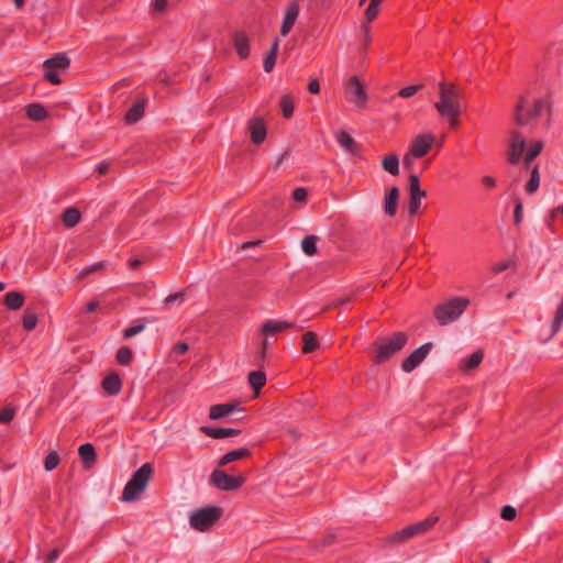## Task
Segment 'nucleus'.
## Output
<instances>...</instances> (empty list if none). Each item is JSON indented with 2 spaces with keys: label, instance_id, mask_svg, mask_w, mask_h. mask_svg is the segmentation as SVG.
I'll list each match as a JSON object with an SVG mask.
<instances>
[{
  "label": "nucleus",
  "instance_id": "obj_1",
  "mask_svg": "<svg viewBox=\"0 0 563 563\" xmlns=\"http://www.w3.org/2000/svg\"><path fill=\"white\" fill-rule=\"evenodd\" d=\"M526 98L520 96L514 111V121L517 125H527L532 121L537 120L543 111L548 112L549 118L552 112L551 96L548 95L544 98L537 99L533 103L532 109L525 112Z\"/></svg>",
  "mask_w": 563,
  "mask_h": 563
},
{
  "label": "nucleus",
  "instance_id": "obj_2",
  "mask_svg": "<svg viewBox=\"0 0 563 563\" xmlns=\"http://www.w3.org/2000/svg\"><path fill=\"white\" fill-rule=\"evenodd\" d=\"M462 91L452 82L441 81L439 84V101L435 102L440 117L445 114H455L456 110H461L460 100Z\"/></svg>",
  "mask_w": 563,
  "mask_h": 563
},
{
  "label": "nucleus",
  "instance_id": "obj_3",
  "mask_svg": "<svg viewBox=\"0 0 563 563\" xmlns=\"http://www.w3.org/2000/svg\"><path fill=\"white\" fill-rule=\"evenodd\" d=\"M409 336L404 331L394 332L389 338H379L376 343V354L373 358L375 364H383L395 353L401 351L407 344Z\"/></svg>",
  "mask_w": 563,
  "mask_h": 563
},
{
  "label": "nucleus",
  "instance_id": "obj_4",
  "mask_svg": "<svg viewBox=\"0 0 563 563\" xmlns=\"http://www.w3.org/2000/svg\"><path fill=\"white\" fill-rule=\"evenodd\" d=\"M153 474L151 463H144L136 470L131 479L125 484L121 499L125 503L135 500L146 488V485Z\"/></svg>",
  "mask_w": 563,
  "mask_h": 563
},
{
  "label": "nucleus",
  "instance_id": "obj_5",
  "mask_svg": "<svg viewBox=\"0 0 563 563\" xmlns=\"http://www.w3.org/2000/svg\"><path fill=\"white\" fill-rule=\"evenodd\" d=\"M470 300L464 297H454L434 307L433 314L440 325L455 321L468 307Z\"/></svg>",
  "mask_w": 563,
  "mask_h": 563
},
{
  "label": "nucleus",
  "instance_id": "obj_6",
  "mask_svg": "<svg viewBox=\"0 0 563 563\" xmlns=\"http://www.w3.org/2000/svg\"><path fill=\"white\" fill-rule=\"evenodd\" d=\"M438 517H428L419 522L406 526L399 531H396L386 538L388 544L404 543L416 536L423 534L430 531L438 522Z\"/></svg>",
  "mask_w": 563,
  "mask_h": 563
},
{
  "label": "nucleus",
  "instance_id": "obj_7",
  "mask_svg": "<svg viewBox=\"0 0 563 563\" xmlns=\"http://www.w3.org/2000/svg\"><path fill=\"white\" fill-rule=\"evenodd\" d=\"M222 515L223 509L221 507L207 506L194 511L189 517V523L192 529L206 532L220 520Z\"/></svg>",
  "mask_w": 563,
  "mask_h": 563
},
{
  "label": "nucleus",
  "instance_id": "obj_8",
  "mask_svg": "<svg viewBox=\"0 0 563 563\" xmlns=\"http://www.w3.org/2000/svg\"><path fill=\"white\" fill-rule=\"evenodd\" d=\"M246 479V475L234 476L217 468L210 474L209 483L219 490L233 492L240 489Z\"/></svg>",
  "mask_w": 563,
  "mask_h": 563
},
{
  "label": "nucleus",
  "instance_id": "obj_9",
  "mask_svg": "<svg viewBox=\"0 0 563 563\" xmlns=\"http://www.w3.org/2000/svg\"><path fill=\"white\" fill-rule=\"evenodd\" d=\"M527 146L526 137L518 130H511L507 141V162L517 165L525 153Z\"/></svg>",
  "mask_w": 563,
  "mask_h": 563
},
{
  "label": "nucleus",
  "instance_id": "obj_10",
  "mask_svg": "<svg viewBox=\"0 0 563 563\" xmlns=\"http://www.w3.org/2000/svg\"><path fill=\"white\" fill-rule=\"evenodd\" d=\"M427 197V191L420 188V178L416 174L409 176V202L408 212L410 216L418 213L422 198Z\"/></svg>",
  "mask_w": 563,
  "mask_h": 563
},
{
  "label": "nucleus",
  "instance_id": "obj_11",
  "mask_svg": "<svg viewBox=\"0 0 563 563\" xmlns=\"http://www.w3.org/2000/svg\"><path fill=\"white\" fill-rule=\"evenodd\" d=\"M432 347L433 343L427 342L416 349L408 357L402 361L401 369L406 373H411L427 358Z\"/></svg>",
  "mask_w": 563,
  "mask_h": 563
},
{
  "label": "nucleus",
  "instance_id": "obj_12",
  "mask_svg": "<svg viewBox=\"0 0 563 563\" xmlns=\"http://www.w3.org/2000/svg\"><path fill=\"white\" fill-rule=\"evenodd\" d=\"M299 11L300 7L297 0H291L287 3L285 16L280 25L282 36H287L290 33L298 19Z\"/></svg>",
  "mask_w": 563,
  "mask_h": 563
},
{
  "label": "nucleus",
  "instance_id": "obj_13",
  "mask_svg": "<svg viewBox=\"0 0 563 563\" xmlns=\"http://www.w3.org/2000/svg\"><path fill=\"white\" fill-rule=\"evenodd\" d=\"M434 142V136L432 134H421L418 135L410 145V154L412 157L420 158L426 156Z\"/></svg>",
  "mask_w": 563,
  "mask_h": 563
},
{
  "label": "nucleus",
  "instance_id": "obj_14",
  "mask_svg": "<svg viewBox=\"0 0 563 563\" xmlns=\"http://www.w3.org/2000/svg\"><path fill=\"white\" fill-rule=\"evenodd\" d=\"M247 128L251 134L252 143L262 144L265 141L267 135V129L263 118H252L249 121Z\"/></svg>",
  "mask_w": 563,
  "mask_h": 563
},
{
  "label": "nucleus",
  "instance_id": "obj_15",
  "mask_svg": "<svg viewBox=\"0 0 563 563\" xmlns=\"http://www.w3.org/2000/svg\"><path fill=\"white\" fill-rule=\"evenodd\" d=\"M400 191L397 186H393L386 190L384 196V212L388 217H395L398 210Z\"/></svg>",
  "mask_w": 563,
  "mask_h": 563
},
{
  "label": "nucleus",
  "instance_id": "obj_16",
  "mask_svg": "<svg viewBox=\"0 0 563 563\" xmlns=\"http://www.w3.org/2000/svg\"><path fill=\"white\" fill-rule=\"evenodd\" d=\"M349 88L351 93L354 96L353 102L360 107L364 108L367 103V93L363 84L358 80L356 76H353L349 80Z\"/></svg>",
  "mask_w": 563,
  "mask_h": 563
},
{
  "label": "nucleus",
  "instance_id": "obj_17",
  "mask_svg": "<svg viewBox=\"0 0 563 563\" xmlns=\"http://www.w3.org/2000/svg\"><path fill=\"white\" fill-rule=\"evenodd\" d=\"M336 141L346 153L354 156L361 155L362 145L358 144L346 131H340L336 134Z\"/></svg>",
  "mask_w": 563,
  "mask_h": 563
},
{
  "label": "nucleus",
  "instance_id": "obj_18",
  "mask_svg": "<svg viewBox=\"0 0 563 563\" xmlns=\"http://www.w3.org/2000/svg\"><path fill=\"white\" fill-rule=\"evenodd\" d=\"M101 388L109 396H117L122 389V380L118 373L108 374L101 382Z\"/></svg>",
  "mask_w": 563,
  "mask_h": 563
},
{
  "label": "nucleus",
  "instance_id": "obj_19",
  "mask_svg": "<svg viewBox=\"0 0 563 563\" xmlns=\"http://www.w3.org/2000/svg\"><path fill=\"white\" fill-rule=\"evenodd\" d=\"M146 98L137 99L124 115V122L129 125L140 121L145 113Z\"/></svg>",
  "mask_w": 563,
  "mask_h": 563
},
{
  "label": "nucleus",
  "instance_id": "obj_20",
  "mask_svg": "<svg viewBox=\"0 0 563 563\" xmlns=\"http://www.w3.org/2000/svg\"><path fill=\"white\" fill-rule=\"evenodd\" d=\"M252 456V451L249 448H239L232 451L227 452L218 461V466L222 467L232 462L246 460Z\"/></svg>",
  "mask_w": 563,
  "mask_h": 563
},
{
  "label": "nucleus",
  "instance_id": "obj_21",
  "mask_svg": "<svg viewBox=\"0 0 563 563\" xmlns=\"http://www.w3.org/2000/svg\"><path fill=\"white\" fill-rule=\"evenodd\" d=\"M200 431L212 439H223L229 437H236L241 433L240 429L234 428H216L209 426H201Z\"/></svg>",
  "mask_w": 563,
  "mask_h": 563
},
{
  "label": "nucleus",
  "instance_id": "obj_22",
  "mask_svg": "<svg viewBox=\"0 0 563 563\" xmlns=\"http://www.w3.org/2000/svg\"><path fill=\"white\" fill-rule=\"evenodd\" d=\"M240 402L236 400L232 402L213 405L209 409V418L212 420L224 418L232 413L238 408Z\"/></svg>",
  "mask_w": 563,
  "mask_h": 563
},
{
  "label": "nucleus",
  "instance_id": "obj_23",
  "mask_svg": "<svg viewBox=\"0 0 563 563\" xmlns=\"http://www.w3.org/2000/svg\"><path fill=\"white\" fill-rule=\"evenodd\" d=\"M78 454L85 470H90L97 462L96 449L91 443L81 444L78 449Z\"/></svg>",
  "mask_w": 563,
  "mask_h": 563
},
{
  "label": "nucleus",
  "instance_id": "obj_24",
  "mask_svg": "<svg viewBox=\"0 0 563 563\" xmlns=\"http://www.w3.org/2000/svg\"><path fill=\"white\" fill-rule=\"evenodd\" d=\"M233 45L241 59H246L250 56V41L244 32H236L233 34Z\"/></svg>",
  "mask_w": 563,
  "mask_h": 563
},
{
  "label": "nucleus",
  "instance_id": "obj_25",
  "mask_svg": "<svg viewBox=\"0 0 563 563\" xmlns=\"http://www.w3.org/2000/svg\"><path fill=\"white\" fill-rule=\"evenodd\" d=\"M70 65L69 58L64 53L56 54L55 56L46 59L43 64L45 69L51 70H66Z\"/></svg>",
  "mask_w": 563,
  "mask_h": 563
},
{
  "label": "nucleus",
  "instance_id": "obj_26",
  "mask_svg": "<svg viewBox=\"0 0 563 563\" xmlns=\"http://www.w3.org/2000/svg\"><path fill=\"white\" fill-rule=\"evenodd\" d=\"M25 296L21 291H9L4 295L3 305L10 310H19L23 307Z\"/></svg>",
  "mask_w": 563,
  "mask_h": 563
},
{
  "label": "nucleus",
  "instance_id": "obj_27",
  "mask_svg": "<svg viewBox=\"0 0 563 563\" xmlns=\"http://www.w3.org/2000/svg\"><path fill=\"white\" fill-rule=\"evenodd\" d=\"M291 327L292 324L286 321L267 320L263 323L261 331L264 335H273Z\"/></svg>",
  "mask_w": 563,
  "mask_h": 563
},
{
  "label": "nucleus",
  "instance_id": "obj_28",
  "mask_svg": "<svg viewBox=\"0 0 563 563\" xmlns=\"http://www.w3.org/2000/svg\"><path fill=\"white\" fill-rule=\"evenodd\" d=\"M320 346L319 339L317 334L312 331H307L302 334V346L301 351L305 354L312 353L317 351Z\"/></svg>",
  "mask_w": 563,
  "mask_h": 563
},
{
  "label": "nucleus",
  "instance_id": "obj_29",
  "mask_svg": "<svg viewBox=\"0 0 563 563\" xmlns=\"http://www.w3.org/2000/svg\"><path fill=\"white\" fill-rule=\"evenodd\" d=\"M483 358H484V353L482 350H477L475 351L473 354H471L468 357L464 358L462 362H461V369L463 372H470V371H473L475 368H477L481 363L483 362Z\"/></svg>",
  "mask_w": 563,
  "mask_h": 563
},
{
  "label": "nucleus",
  "instance_id": "obj_30",
  "mask_svg": "<svg viewBox=\"0 0 563 563\" xmlns=\"http://www.w3.org/2000/svg\"><path fill=\"white\" fill-rule=\"evenodd\" d=\"M382 167L393 176L399 175V157L396 153H389L382 159Z\"/></svg>",
  "mask_w": 563,
  "mask_h": 563
},
{
  "label": "nucleus",
  "instance_id": "obj_31",
  "mask_svg": "<svg viewBox=\"0 0 563 563\" xmlns=\"http://www.w3.org/2000/svg\"><path fill=\"white\" fill-rule=\"evenodd\" d=\"M247 380L255 394L258 395L260 390L266 384V374L262 369L250 372Z\"/></svg>",
  "mask_w": 563,
  "mask_h": 563
},
{
  "label": "nucleus",
  "instance_id": "obj_32",
  "mask_svg": "<svg viewBox=\"0 0 563 563\" xmlns=\"http://www.w3.org/2000/svg\"><path fill=\"white\" fill-rule=\"evenodd\" d=\"M81 220L80 211L75 207L67 208L62 214V222L66 228L76 227Z\"/></svg>",
  "mask_w": 563,
  "mask_h": 563
},
{
  "label": "nucleus",
  "instance_id": "obj_33",
  "mask_svg": "<svg viewBox=\"0 0 563 563\" xmlns=\"http://www.w3.org/2000/svg\"><path fill=\"white\" fill-rule=\"evenodd\" d=\"M279 41L276 37L271 46V49L267 53V56L264 59L263 68L266 73H271L276 64L277 54H278Z\"/></svg>",
  "mask_w": 563,
  "mask_h": 563
},
{
  "label": "nucleus",
  "instance_id": "obj_34",
  "mask_svg": "<svg viewBox=\"0 0 563 563\" xmlns=\"http://www.w3.org/2000/svg\"><path fill=\"white\" fill-rule=\"evenodd\" d=\"M26 115L33 121H42L47 118L48 113L41 103H31L26 107Z\"/></svg>",
  "mask_w": 563,
  "mask_h": 563
},
{
  "label": "nucleus",
  "instance_id": "obj_35",
  "mask_svg": "<svg viewBox=\"0 0 563 563\" xmlns=\"http://www.w3.org/2000/svg\"><path fill=\"white\" fill-rule=\"evenodd\" d=\"M155 321H156L155 318H142V319H140L133 325L128 327L126 329H124V331L122 333L123 339H130V338L139 334L140 332H142L145 329V323L146 322H155Z\"/></svg>",
  "mask_w": 563,
  "mask_h": 563
},
{
  "label": "nucleus",
  "instance_id": "obj_36",
  "mask_svg": "<svg viewBox=\"0 0 563 563\" xmlns=\"http://www.w3.org/2000/svg\"><path fill=\"white\" fill-rule=\"evenodd\" d=\"M540 185L539 165H534L530 173V179L525 185V190L528 195L534 194Z\"/></svg>",
  "mask_w": 563,
  "mask_h": 563
},
{
  "label": "nucleus",
  "instance_id": "obj_37",
  "mask_svg": "<svg viewBox=\"0 0 563 563\" xmlns=\"http://www.w3.org/2000/svg\"><path fill=\"white\" fill-rule=\"evenodd\" d=\"M279 108L285 119H289L294 114V98L290 95L282 96L279 100Z\"/></svg>",
  "mask_w": 563,
  "mask_h": 563
},
{
  "label": "nucleus",
  "instance_id": "obj_38",
  "mask_svg": "<svg viewBox=\"0 0 563 563\" xmlns=\"http://www.w3.org/2000/svg\"><path fill=\"white\" fill-rule=\"evenodd\" d=\"M317 241H318V238L316 235L306 236L301 241L302 251L309 256L316 255L318 253Z\"/></svg>",
  "mask_w": 563,
  "mask_h": 563
},
{
  "label": "nucleus",
  "instance_id": "obj_39",
  "mask_svg": "<svg viewBox=\"0 0 563 563\" xmlns=\"http://www.w3.org/2000/svg\"><path fill=\"white\" fill-rule=\"evenodd\" d=\"M117 362L120 365H129L133 361V352L129 346H121L115 354Z\"/></svg>",
  "mask_w": 563,
  "mask_h": 563
},
{
  "label": "nucleus",
  "instance_id": "obj_40",
  "mask_svg": "<svg viewBox=\"0 0 563 563\" xmlns=\"http://www.w3.org/2000/svg\"><path fill=\"white\" fill-rule=\"evenodd\" d=\"M423 88L424 86L422 84L404 87L398 91L396 96H393L391 99H395L396 97H400L404 99L411 98Z\"/></svg>",
  "mask_w": 563,
  "mask_h": 563
},
{
  "label": "nucleus",
  "instance_id": "obj_41",
  "mask_svg": "<svg viewBox=\"0 0 563 563\" xmlns=\"http://www.w3.org/2000/svg\"><path fill=\"white\" fill-rule=\"evenodd\" d=\"M543 146H544V144H543V142L541 140H538V141H534V142L530 143V145H529V147H528V150L526 152L527 161L528 162H533L534 158L537 156H539L540 153L542 152Z\"/></svg>",
  "mask_w": 563,
  "mask_h": 563
},
{
  "label": "nucleus",
  "instance_id": "obj_42",
  "mask_svg": "<svg viewBox=\"0 0 563 563\" xmlns=\"http://www.w3.org/2000/svg\"><path fill=\"white\" fill-rule=\"evenodd\" d=\"M60 462V457L56 451H51L44 460V468L46 472H52L57 467Z\"/></svg>",
  "mask_w": 563,
  "mask_h": 563
},
{
  "label": "nucleus",
  "instance_id": "obj_43",
  "mask_svg": "<svg viewBox=\"0 0 563 563\" xmlns=\"http://www.w3.org/2000/svg\"><path fill=\"white\" fill-rule=\"evenodd\" d=\"M38 318L35 313L25 312L22 318V325L26 331H32L36 328Z\"/></svg>",
  "mask_w": 563,
  "mask_h": 563
},
{
  "label": "nucleus",
  "instance_id": "obj_44",
  "mask_svg": "<svg viewBox=\"0 0 563 563\" xmlns=\"http://www.w3.org/2000/svg\"><path fill=\"white\" fill-rule=\"evenodd\" d=\"M379 13V4H375L369 2L368 7L365 10V20L367 23L373 22Z\"/></svg>",
  "mask_w": 563,
  "mask_h": 563
},
{
  "label": "nucleus",
  "instance_id": "obj_45",
  "mask_svg": "<svg viewBox=\"0 0 563 563\" xmlns=\"http://www.w3.org/2000/svg\"><path fill=\"white\" fill-rule=\"evenodd\" d=\"M15 415L14 408L11 407H3L0 409V422L1 423H9L13 420Z\"/></svg>",
  "mask_w": 563,
  "mask_h": 563
},
{
  "label": "nucleus",
  "instance_id": "obj_46",
  "mask_svg": "<svg viewBox=\"0 0 563 563\" xmlns=\"http://www.w3.org/2000/svg\"><path fill=\"white\" fill-rule=\"evenodd\" d=\"M522 210H523L522 201L520 199H517L515 209H514V223L517 227H519L522 222V217H523Z\"/></svg>",
  "mask_w": 563,
  "mask_h": 563
},
{
  "label": "nucleus",
  "instance_id": "obj_47",
  "mask_svg": "<svg viewBox=\"0 0 563 563\" xmlns=\"http://www.w3.org/2000/svg\"><path fill=\"white\" fill-rule=\"evenodd\" d=\"M517 510L512 506L506 505L501 508L500 517L506 521H511L516 518Z\"/></svg>",
  "mask_w": 563,
  "mask_h": 563
},
{
  "label": "nucleus",
  "instance_id": "obj_48",
  "mask_svg": "<svg viewBox=\"0 0 563 563\" xmlns=\"http://www.w3.org/2000/svg\"><path fill=\"white\" fill-rule=\"evenodd\" d=\"M103 264L104 262H97L88 267H85L80 273H79V278H85L86 276H88L89 274L98 271V269H101L103 267Z\"/></svg>",
  "mask_w": 563,
  "mask_h": 563
},
{
  "label": "nucleus",
  "instance_id": "obj_49",
  "mask_svg": "<svg viewBox=\"0 0 563 563\" xmlns=\"http://www.w3.org/2000/svg\"><path fill=\"white\" fill-rule=\"evenodd\" d=\"M44 78L53 85H59L62 82L58 73L55 70L45 69Z\"/></svg>",
  "mask_w": 563,
  "mask_h": 563
},
{
  "label": "nucleus",
  "instance_id": "obj_50",
  "mask_svg": "<svg viewBox=\"0 0 563 563\" xmlns=\"http://www.w3.org/2000/svg\"><path fill=\"white\" fill-rule=\"evenodd\" d=\"M184 299H185V292H184V291H177V292H175V294H170V295H168V296L165 298L164 302H165V305H166L167 307H169L174 301H179V302H181V301H184Z\"/></svg>",
  "mask_w": 563,
  "mask_h": 563
},
{
  "label": "nucleus",
  "instance_id": "obj_51",
  "mask_svg": "<svg viewBox=\"0 0 563 563\" xmlns=\"http://www.w3.org/2000/svg\"><path fill=\"white\" fill-rule=\"evenodd\" d=\"M308 192L306 188L299 187L292 191V198L295 201L302 202L307 200Z\"/></svg>",
  "mask_w": 563,
  "mask_h": 563
},
{
  "label": "nucleus",
  "instance_id": "obj_52",
  "mask_svg": "<svg viewBox=\"0 0 563 563\" xmlns=\"http://www.w3.org/2000/svg\"><path fill=\"white\" fill-rule=\"evenodd\" d=\"M511 265V262L510 261H503V262H499V263H496L492 266V272L494 274H499L506 269H508Z\"/></svg>",
  "mask_w": 563,
  "mask_h": 563
},
{
  "label": "nucleus",
  "instance_id": "obj_53",
  "mask_svg": "<svg viewBox=\"0 0 563 563\" xmlns=\"http://www.w3.org/2000/svg\"><path fill=\"white\" fill-rule=\"evenodd\" d=\"M100 303L98 300L88 301L80 313H92L99 308Z\"/></svg>",
  "mask_w": 563,
  "mask_h": 563
},
{
  "label": "nucleus",
  "instance_id": "obj_54",
  "mask_svg": "<svg viewBox=\"0 0 563 563\" xmlns=\"http://www.w3.org/2000/svg\"><path fill=\"white\" fill-rule=\"evenodd\" d=\"M460 113H461V110H456V113L454 115L453 114H445V115H442V118L448 119L450 126L452 129H455L460 124V121H459Z\"/></svg>",
  "mask_w": 563,
  "mask_h": 563
},
{
  "label": "nucleus",
  "instance_id": "obj_55",
  "mask_svg": "<svg viewBox=\"0 0 563 563\" xmlns=\"http://www.w3.org/2000/svg\"><path fill=\"white\" fill-rule=\"evenodd\" d=\"M350 301H351V297L336 298L328 307H325L323 309V311H327V310L332 309V308L340 307V306L345 305V303H347Z\"/></svg>",
  "mask_w": 563,
  "mask_h": 563
},
{
  "label": "nucleus",
  "instance_id": "obj_56",
  "mask_svg": "<svg viewBox=\"0 0 563 563\" xmlns=\"http://www.w3.org/2000/svg\"><path fill=\"white\" fill-rule=\"evenodd\" d=\"M59 554H60V550L59 549H53L46 555V558L44 560V563H54L58 559Z\"/></svg>",
  "mask_w": 563,
  "mask_h": 563
},
{
  "label": "nucleus",
  "instance_id": "obj_57",
  "mask_svg": "<svg viewBox=\"0 0 563 563\" xmlns=\"http://www.w3.org/2000/svg\"><path fill=\"white\" fill-rule=\"evenodd\" d=\"M265 357H266V353L263 352V351H258L254 357V364L260 367V368H263L264 367V363H265Z\"/></svg>",
  "mask_w": 563,
  "mask_h": 563
},
{
  "label": "nucleus",
  "instance_id": "obj_58",
  "mask_svg": "<svg viewBox=\"0 0 563 563\" xmlns=\"http://www.w3.org/2000/svg\"><path fill=\"white\" fill-rule=\"evenodd\" d=\"M174 352L176 354H185L188 350H189V345L186 343V342H177L175 345H174Z\"/></svg>",
  "mask_w": 563,
  "mask_h": 563
},
{
  "label": "nucleus",
  "instance_id": "obj_59",
  "mask_svg": "<svg viewBox=\"0 0 563 563\" xmlns=\"http://www.w3.org/2000/svg\"><path fill=\"white\" fill-rule=\"evenodd\" d=\"M368 24H369V23H367V22H366V23H363V24H362V27H361V29H362V32H363V34H364V42H365V44H366V45H367V44H369V43H371V41H372V36H371V29H369Z\"/></svg>",
  "mask_w": 563,
  "mask_h": 563
},
{
  "label": "nucleus",
  "instance_id": "obj_60",
  "mask_svg": "<svg viewBox=\"0 0 563 563\" xmlns=\"http://www.w3.org/2000/svg\"><path fill=\"white\" fill-rule=\"evenodd\" d=\"M308 90L309 92L316 95V93H319L320 92V84H319V80L318 79H312L309 84H308Z\"/></svg>",
  "mask_w": 563,
  "mask_h": 563
},
{
  "label": "nucleus",
  "instance_id": "obj_61",
  "mask_svg": "<svg viewBox=\"0 0 563 563\" xmlns=\"http://www.w3.org/2000/svg\"><path fill=\"white\" fill-rule=\"evenodd\" d=\"M482 183L488 189H492L496 186V179L492 176H484L482 178Z\"/></svg>",
  "mask_w": 563,
  "mask_h": 563
},
{
  "label": "nucleus",
  "instance_id": "obj_62",
  "mask_svg": "<svg viewBox=\"0 0 563 563\" xmlns=\"http://www.w3.org/2000/svg\"><path fill=\"white\" fill-rule=\"evenodd\" d=\"M167 7V0H154L153 8L157 12H162Z\"/></svg>",
  "mask_w": 563,
  "mask_h": 563
},
{
  "label": "nucleus",
  "instance_id": "obj_63",
  "mask_svg": "<svg viewBox=\"0 0 563 563\" xmlns=\"http://www.w3.org/2000/svg\"><path fill=\"white\" fill-rule=\"evenodd\" d=\"M142 263H143V262H142V260H140V258H130V260L128 261V266H129L131 269L135 271V269H137V268H140V267H141Z\"/></svg>",
  "mask_w": 563,
  "mask_h": 563
},
{
  "label": "nucleus",
  "instance_id": "obj_64",
  "mask_svg": "<svg viewBox=\"0 0 563 563\" xmlns=\"http://www.w3.org/2000/svg\"><path fill=\"white\" fill-rule=\"evenodd\" d=\"M108 169H109V165L104 162L100 163L97 167V170L100 175L107 174Z\"/></svg>",
  "mask_w": 563,
  "mask_h": 563
}]
</instances>
